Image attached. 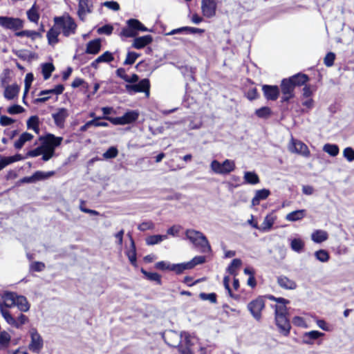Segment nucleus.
Listing matches in <instances>:
<instances>
[{"label": "nucleus", "mask_w": 354, "mask_h": 354, "mask_svg": "<svg viewBox=\"0 0 354 354\" xmlns=\"http://www.w3.org/2000/svg\"><path fill=\"white\" fill-rule=\"evenodd\" d=\"M0 314L6 323L16 328H21L23 325L29 322L28 317L23 313H20L15 319L9 309L17 306L21 313H26L30 308V304L27 298L17 292L5 290L0 295Z\"/></svg>", "instance_id": "nucleus-1"}, {"label": "nucleus", "mask_w": 354, "mask_h": 354, "mask_svg": "<svg viewBox=\"0 0 354 354\" xmlns=\"http://www.w3.org/2000/svg\"><path fill=\"white\" fill-rule=\"evenodd\" d=\"M309 80L310 77L308 75L302 73H298L288 78L282 79L279 88L282 93L281 102H289L295 96V88L302 86L308 82Z\"/></svg>", "instance_id": "nucleus-2"}, {"label": "nucleus", "mask_w": 354, "mask_h": 354, "mask_svg": "<svg viewBox=\"0 0 354 354\" xmlns=\"http://www.w3.org/2000/svg\"><path fill=\"white\" fill-rule=\"evenodd\" d=\"M185 236L200 252L205 253L211 251L210 244L207 237L202 232L188 229L185 231Z\"/></svg>", "instance_id": "nucleus-3"}, {"label": "nucleus", "mask_w": 354, "mask_h": 354, "mask_svg": "<svg viewBox=\"0 0 354 354\" xmlns=\"http://www.w3.org/2000/svg\"><path fill=\"white\" fill-rule=\"evenodd\" d=\"M266 307V301L263 297L259 296L248 304L247 308L253 318L260 322L262 319V311Z\"/></svg>", "instance_id": "nucleus-4"}, {"label": "nucleus", "mask_w": 354, "mask_h": 354, "mask_svg": "<svg viewBox=\"0 0 354 354\" xmlns=\"http://www.w3.org/2000/svg\"><path fill=\"white\" fill-rule=\"evenodd\" d=\"M6 29L12 30L15 32V36L19 37H26L35 39L37 37H41L39 32L36 30H19L23 28L24 24H0Z\"/></svg>", "instance_id": "nucleus-5"}, {"label": "nucleus", "mask_w": 354, "mask_h": 354, "mask_svg": "<svg viewBox=\"0 0 354 354\" xmlns=\"http://www.w3.org/2000/svg\"><path fill=\"white\" fill-rule=\"evenodd\" d=\"M212 170L218 174H227L235 169V163L233 160L226 159L222 163L216 160L212 161L210 165Z\"/></svg>", "instance_id": "nucleus-6"}, {"label": "nucleus", "mask_w": 354, "mask_h": 354, "mask_svg": "<svg viewBox=\"0 0 354 354\" xmlns=\"http://www.w3.org/2000/svg\"><path fill=\"white\" fill-rule=\"evenodd\" d=\"M139 114L137 111H130L125 113L121 117L112 118L110 116H104V118L111 122L115 125H124L131 124L136 121L138 118Z\"/></svg>", "instance_id": "nucleus-7"}, {"label": "nucleus", "mask_w": 354, "mask_h": 354, "mask_svg": "<svg viewBox=\"0 0 354 354\" xmlns=\"http://www.w3.org/2000/svg\"><path fill=\"white\" fill-rule=\"evenodd\" d=\"M39 140L41 142L44 149L55 151V148L61 145L63 138L48 133L44 136H40Z\"/></svg>", "instance_id": "nucleus-8"}, {"label": "nucleus", "mask_w": 354, "mask_h": 354, "mask_svg": "<svg viewBox=\"0 0 354 354\" xmlns=\"http://www.w3.org/2000/svg\"><path fill=\"white\" fill-rule=\"evenodd\" d=\"M125 88L129 93H144L147 97H149L151 84L149 79L145 78L139 81L137 84H127Z\"/></svg>", "instance_id": "nucleus-9"}, {"label": "nucleus", "mask_w": 354, "mask_h": 354, "mask_svg": "<svg viewBox=\"0 0 354 354\" xmlns=\"http://www.w3.org/2000/svg\"><path fill=\"white\" fill-rule=\"evenodd\" d=\"M288 150L292 153H297L306 158L310 156V151L308 146L301 140L293 137H292L288 145Z\"/></svg>", "instance_id": "nucleus-10"}, {"label": "nucleus", "mask_w": 354, "mask_h": 354, "mask_svg": "<svg viewBox=\"0 0 354 354\" xmlns=\"http://www.w3.org/2000/svg\"><path fill=\"white\" fill-rule=\"evenodd\" d=\"M31 341L28 345L30 351L39 353L44 346V341L37 329L31 328L30 330Z\"/></svg>", "instance_id": "nucleus-11"}, {"label": "nucleus", "mask_w": 354, "mask_h": 354, "mask_svg": "<svg viewBox=\"0 0 354 354\" xmlns=\"http://www.w3.org/2000/svg\"><path fill=\"white\" fill-rule=\"evenodd\" d=\"M218 0H201L203 15L211 18L216 15Z\"/></svg>", "instance_id": "nucleus-12"}, {"label": "nucleus", "mask_w": 354, "mask_h": 354, "mask_svg": "<svg viewBox=\"0 0 354 354\" xmlns=\"http://www.w3.org/2000/svg\"><path fill=\"white\" fill-rule=\"evenodd\" d=\"M262 91L264 97L268 101H276L280 95V89L277 85L263 84Z\"/></svg>", "instance_id": "nucleus-13"}, {"label": "nucleus", "mask_w": 354, "mask_h": 354, "mask_svg": "<svg viewBox=\"0 0 354 354\" xmlns=\"http://www.w3.org/2000/svg\"><path fill=\"white\" fill-rule=\"evenodd\" d=\"M275 322L279 333L283 336H288L291 328L290 321L287 316L275 317Z\"/></svg>", "instance_id": "nucleus-14"}, {"label": "nucleus", "mask_w": 354, "mask_h": 354, "mask_svg": "<svg viewBox=\"0 0 354 354\" xmlns=\"http://www.w3.org/2000/svg\"><path fill=\"white\" fill-rule=\"evenodd\" d=\"M66 24H54L50 29L48 31L46 37L49 44H55L58 42V36L62 32L61 26Z\"/></svg>", "instance_id": "nucleus-15"}, {"label": "nucleus", "mask_w": 354, "mask_h": 354, "mask_svg": "<svg viewBox=\"0 0 354 354\" xmlns=\"http://www.w3.org/2000/svg\"><path fill=\"white\" fill-rule=\"evenodd\" d=\"M194 343L191 339V335L189 333L184 332V345L179 344L177 346L178 352L180 354H194L192 348Z\"/></svg>", "instance_id": "nucleus-16"}, {"label": "nucleus", "mask_w": 354, "mask_h": 354, "mask_svg": "<svg viewBox=\"0 0 354 354\" xmlns=\"http://www.w3.org/2000/svg\"><path fill=\"white\" fill-rule=\"evenodd\" d=\"M68 116V110L65 108H60L58 109L57 112L52 114L55 124L59 128L64 127V123Z\"/></svg>", "instance_id": "nucleus-17"}, {"label": "nucleus", "mask_w": 354, "mask_h": 354, "mask_svg": "<svg viewBox=\"0 0 354 354\" xmlns=\"http://www.w3.org/2000/svg\"><path fill=\"white\" fill-rule=\"evenodd\" d=\"M324 333L318 330L306 332L303 335L302 342L306 344L312 345L314 344L315 340H317L319 337L324 336Z\"/></svg>", "instance_id": "nucleus-18"}, {"label": "nucleus", "mask_w": 354, "mask_h": 354, "mask_svg": "<svg viewBox=\"0 0 354 354\" xmlns=\"http://www.w3.org/2000/svg\"><path fill=\"white\" fill-rule=\"evenodd\" d=\"M102 48L100 39H95L86 44L85 53L95 55L100 53Z\"/></svg>", "instance_id": "nucleus-19"}, {"label": "nucleus", "mask_w": 354, "mask_h": 354, "mask_svg": "<svg viewBox=\"0 0 354 354\" xmlns=\"http://www.w3.org/2000/svg\"><path fill=\"white\" fill-rule=\"evenodd\" d=\"M153 41V37L147 35L142 37H136L133 40L132 46L136 49H142Z\"/></svg>", "instance_id": "nucleus-20"}, {"label": "nucleus", "mask_w": 354, "mask_h": 354, "mask_svg": "<svg viewBox=\"0 0 354 354\" xmlns=\"http://www.w3.org/2000/svg\"><path fill=\"white\" fill-rule=\"evenodd\" d=\"M277 281L278 285L283 289L294 290L297 288L296 282L284 275L279 276Z\"/></svg>", "instance_id": "nucleus-21"}, {"label": "nucleus", "mask_w": 354, "mask_h": 354, "mask_svg": "<svg viewBox=\"0 0 354 354\" xmlns=\"http://www.w3.org/2000/svg\"><path fill=\"white\" fill-rule=\"evenodd\" d=\"M129 238H130V241H131V250L127 251L126 252V255L127 256L131 264L136 268L138 266V263H137V254H136V245H135V242H134V240L133 239V237L131 236V235L130 234H128Z\"/></svg>", "instance_id": "nucleus-22"}, {"label": "nucleus", "mask_w": 354, "mask_h": 354, "mask_svg": "<svg viewBox=\"0 0 354 354\" xmlns=\"http://www.w3.org/2000/svg\"><path fill=\"white\" fill-rule=\"evenodd\" d=\"M270 195V191L268 189H261L257 190L255 195L252 199V206L259 205L260 201L266 200Z\"/></svg>", "instance_id": "nucleus-23"}, {"label": "nucleus", "mask_w": 354, "mask_h": 354, "mask_svg": "<svg viewBox=\"0 0 354 354\" xmlns=\"http://www.w3.org/2000/svg\"><path fill=\"white\" fill-rule=\"evenodd\" d=\"M19 92V87L17 84H12L7 86L4 90V97L8 100H13L15 97H17Z\"/></svg>", "instance_id": "nucleus-24"}, {"label": "nucleus", "mask_w": 354, "mask_h": 354, "mask_svg": "<svg viewBox=\"0 0 354 354\" xmlns=\"http://www.w3.org/2000/svg\"><path fill=\"white\" fill-rule=\"evenodd\" d=\"M140 272L143 274L145 279L150 281H154L156 284L161 286L162 282V277L158 272H151L145 270L143 268L140 269Z\"/></svg>", "instance_id": "nucleus-25"}, {"label": "nucleus", "mask_w": 354, "mask_h": 354, "mask_svg": "<svg viewBox=\"0 0 354 354\" xmlns=\"http://www.w3.org/2000/svg\"><path fill=\"white\" fill-rule=\"evenodd\" d=\"M276 220V216H273L272 214H269L266 216L261 227L260 230L262 232L269 231L273 226Z\"/></svg>", "instance_id": "nucleus-26"}, {"label": "nucleus", "mask_w": 354, "mask_h": 354, "mask_svg": "<svg viewBox=\"0 0 354 354\" xmlns=\"http://www.w3.org/2000/svg\"><path fill=\"white\" fill-rule=\"evenodd\" d=\"M135 25H142V24H127V26L122 28L121 35L125 37H135L138 35Z\"/></svg>", "instance_id": "nucleus-27"}, {"label": "nucleus", "mask_w": 354, "mask_h": 354, "mask_svg": "<svg viewBox=\"0 0 354 354\" xmlns=\"http://www.w3.org/2000/svg\"><path fill=\"white\" fill-rule=\"evenodd\" d=\"M290 248L297 252V253H300L304 249V246H305V242L304 241V240L301 238H294V239H290Z\"/></svg>", "instance_id": "nucleus-28"}, {"label": "nucleus", "mask_w": 354, "mask_h": 354, "mask_svg": "<svg viewBox=\"0 0 354 354\" xmlns=\"http://www.w3.org/2000/svg\"><path fill=\"white\" fill-rule=\"evenodd\" d=\"M306 209H298L288 213L286 219L289 221H297L301 220L306 216Z\"/></svg>", "instance_id": "nucleus-29"}, {"label": "nucleus", "mask_w": 354, "mask_h": 354, "mask_svg": "<svg viewBox=\"0 0 354 354\" xmlns=\"http://www.w3.org/2000/svg\"><path fill=\"white\" fill-rule=\"evenodd\" d=\"M33 137H34L33 135H32L31 133H28V132H24V133H21V136H19V138L17 140H16L14 144L15 148L17 149H21L23 147V146L24 145V144L26 142L30 141L31 140H32Z\"/></svg>", "instance_id": "nucleus-30"}, {"label": "nucleus", "mask_w": 354, "mask_h": 354, "mask_svg": "<svg viewBox=\"0 0 354 354\" xmlns=\"http://www.w3.org/2000/svg\"><path fill=\"white\" fill-rule=\"evenodd\" d=\"M328 238V233L324 230H315L311 235L312 240L317 243L326 241Z\"/></svg>", "instance_id": "nucleus-31"}, {"label": "nucleus", "mask_w": 354, "mask_h": 354, "mask_svg": "<svg viewBox=\"0 0 354 354\" xmlns=\"http://www.w3.org/2000/svg\"><path fill=\"white\" fill-rule=\"evenodd\" d=\"M27 17L30 22H38L39 19V8L35 3L27 11Z\"/></svg>", "instance_id": "nucleus-32"}, {"label": "nucleus", "mask_w": 354, "mask_h": 354, "mask_svg": "<svg viewBox=\"0 0 354 354\" xmlns=\"http://www.w3.org/2000/svg\"><path fill=\"white\" fill-rule=\"evenodd\" d=\"M55 68L53 63L47 62L41 65V72L44 80H46L51 76L52 73L55 71Z\"/></svg>", "instance_id": "nucleus-33"}, {"label": "nucleus", "mask_w": 354, "mask_h": 354, "mask_svg": "<svg viewBox=\"0 0 354 354\" xmlns=\"http://www.w3.org/2000/svg\"><path fill=\"white\" fill-rule=\"evenodd\" d=\"M27 127L32 129L36 133H39V120L37 115H32L27 121Z\"/></svg>", "instance_id": "nucleus-34"}, {"label": "nucleus", "mask_w": 354, "mask_h": 354, "mask_svg": "<svg viewBox=\"0 0 354 354\" xmlns=\"http://www.w3.org/2000/svg\"><path fill=\"white\" fill-rule=\"evenodd\" d=\"M11 336L6 330H0V349L7 348L10 343Z\"/></svg>", "instance_id": "nucleus-35"}, {"label": "nucleus", "mask_w": 354, "mask_h": 354, "mask_svg": "<svg viewBox=\"0 0 354 354\" xmlns=\"http://www.w3.org/2000/svg\"><path fill=\"white\" fill-rule=\"evenodd\" d=\"M243 178L248 184L257 185L260 182L259 176L254 171H245Z\"/></svg>", "instance_id": "nucleus-36"}, {"label": "nucleus", "mask_w": 354, "mask_h": 354, "mask_svg": "<svg viewBox=\"0 0 354 354\" xmlns=\"http://www.w3.org/2000/svg\"><path fill=\"white\" fill-rule=\"evenodd\" d=\"M78 15L80 20H84V17L86 12H91L88 8V1L86 0H80L79 2Z\"/></svg>", "instance_id": "nucleus-37"}, {"label": "nucleus", "mask_w": 354, "mask_h": 354, "mask_svg": "<svg viewBox=\"0 0 354 354\" xmlns=\"http://www.w3.org/2000/svg\"><path fill=\"white\" fill-rule=\"evenodd\" d=\"M242 265V261L240 259H234L231 263L227 268V271L232 275L236 276L237 274L236 270L239 269Z\"/></svg>", "instance_id": "nucleus-38"}, {"label": "nucleus", "mask_w": 354, "mask_h": 354, "mask_svg": "<svg viewBox=\"0 0 354 354\" xmlns=\"http://www.w3.org/2000/svg\"><path fill=\"white\" fill-rule=\"evenodd\" d=\"M255 115L259 118L267 119L272 115V110L268 106H262L255 111Z\"/></svg>", "instance_id": "nucleus-39"}, {"label": "nucleus", "mask_w": 354, "mask_h": 354, "mask_svg": "<svg viewBox=\"0 0 354 354\" xmlns=\"http://www.w3.org/2000/svg\"><path fill=\"white\" fill-rule=\"evenodd\" d=\"M186 270H190L188 262L171 265L170 271H174L177 274H182Z\"/></svg>", "instance_id": "nucleus-40"}, {"label": "nucleus", "mask_w": 354, "mask_h": 354, "mask_svg": "<svg viewBox=\"0 0 354 354\" xmlns=\"http://www.w3.org/2000/svg\"><path fill=\"white\" fill-rule=\"evenodd\" d=\"M166 238V235H151L146 239V243L148 245H153L160 243Z\"/></svg>", "instance_id": "nucleus-41"}, {"label": "nucleus", "mask_w": 354, "mask_h": 354, "mask_svg": "<svg viewBox=\"0 0 354 354\" xmlns=\"http://www.w3.org/2000/svg\"><path fill=\"white\" fill-rule=\"evenodd\" d=\"M33 80H34V76H33L32 73H29L26 74V77H25V81H24L25 86H24V97H23V102L24 104H26L25 102V97L30 88L31 84H32Z\"/></svg>", "instance_id": "nucleus-42"}, {"label": "nucleus", "mask_w": 354, "mask_h": 354, "mask_svg": "<svg viewBox=\"0 0 354 354\" xmlns=\"http://www.w3.org/2000/svg\"><path fill=\"white\" fill-rule=\"evenodd\" d=\"M323 150L328 153L331 156H336L338 155L339 149L337 145H332V144H326L324 147Z\"/></svg>", "instance_id": "nucleus-43"}, {"label": "nucleus", "mask_w": 354, "mask_h": 354, "mask_svg": "<svg viewBox=\"0 0 354 354\" xmlns=\"http://www.w3.org/2000/svg\"><path fill=\"white\" fill-rule=\"evenodd\" d=\"M77 25V24H66V25L61 26L63 35L67 37L71 34L75 33Z\"/></svg>", "instance_id": "nucleus-44"}, {"label": "nucleus", "mask_w": 354, "mask_h": 354, "mask_svg": "<svg viewBox=\"0 0 354 354\" xmlns=\"http://www.w3.org/2000/svg\"><path fill=\"white\" fill-rule=\"evenodd\" d=\"M279 304L275 305L274 314L275 317L277 316H288L286 304L288 303H278Z\"/></svg>", "instance_id": "nucleus-45"}, {"label": "nucleus", "mask_w": 354, "mask_h": 354, "mask_svg": "<svg viewBox=\"0 0 354 354\" xmlns=\"http://www.w3.org/2000/svg\"><path fill=\"white\" fill-rule=\"evenodd\" d=\"M54 174H55V171H48V172L37 171L33 174L35 182L37 180L47 179V178L53 176Z\"/></svg>", "instance_id": "nucleus-46"}, {"label": "nucleus", "mask_w": 354, "mask_h": 354, "mask_svg": "<svg viewBox=\"0 0 354 354\" xmlns=\"http://www.w3.org/2000/svg\"><path fill=\"white\" fill-rule=\"evenodd\" d=\"M315 256L321 262H327L329 260V253L325 250H319L315 252Z\"/></svg>", "instance_id": "nucleus-47"}, {"label": "nucleus", "mask_w": 354, "mask_h": 354, "mask_svg": "<svg viewBox=\"0 0 354 354\" xmlns=\"http://www.w3.org/2000/svg\"><path fill=\"white\" fill-rule=\"evenodd\" d=\"M140 56V54L133 52V51H129L127 54L126 59L124 62V65H132L135 63L136 60L138 59V57Z\"/></svg>", "instance_id": "nucleus-48"}, {"label": "nucleus", "mask_w": 354, "mask_h": 354, "mask_svg": "<svg viewBox=\"0 0 354 354\" xmlns=\"http://www.w3.org/2000/svg\"><path fill=\"white\" fill-rule=\"evenodd\" d=\"M118 150L115 147H110L104 153L103 158L105 159H111L117 157Z\"/></svg>", "instance_id": "nucleus-49"}, {"label": "nucleus", "mask_w": 354, "mask_h": 354, "mask_svg": "<svg viewBox=\"0 0 354 354\" xmlns=\"http://www.w3.org/2000/svg\"><path fill=\"white\" fill-rule=\"evenodd\" d=\"M205 256H196L190 261H188L190 269L194 268L196 266L203 264L205 262Z\"/></svg>", "instance_id": "nucleus-50"}, {"label": "nucleus", "mask_w": 354, "mask_h": 354, "mask_svg": "<svg viewBox=\"0 0 354 354\" xmlns=\"http://www.w3.org/2000/svg\"><path fill=\"white\" fill-rule=\"evenodd\" d=\"M199 297L201 299L209 300L212 304L217 303V295L214 292H212V293H209V294H207L205 292H201L199 295Z\"/></svg>", "instance_id": "nucleus-51"}, {"label": "nucleus", "mask_w": 354, "mask_h": 354, "mask_svg": "<svg viewBox=\"0 0 354 354\" xmlns=\"http://www.w3.org/2000/svg\"><path fill=\"white\" fill-rule=\"evenodd\" d=\"M245 97L250 101L258 99L259 97V94L257 88L256 87L249 88L245 93Z\"/></svg>", "instance_id": "nucleus-52"}, {"label": "nucleus", "mask_w": 354, "mask_h": 354, "mask_svg": "<svg viewBox=\"0 0 354 354\" xmlns=\"http://www.w3.org/2000/svg\"><path fill=\"white\" fill-rule=\"evenodd\" d=\"M98 60L100 61L101 63H109L114 60V57L112 53L109 51H106L98 57Z\"/></svg>", "instance_id": "nucleus-53"}, {"label": "nucleus", "mask_w": 354, "mask_h": 354, "mask_svg": "<svg viewBox=\"0 0 354 354\" xmlns=\"http://www.w3.org/2000/svg\"><path fill=\"white\" fill-rule=\"evenodd\" d=\"M335 59V54L333 52H329L326 55L324 59V64L327 67H331L334 64Z\"/></svg>", "instance_id": "nucleus-54"}, {"label": "nucleus", "mask_w": 354, "mask_h": 354, "mask_svg": "<svg viewBox=\"0 0 354 354\" xmlns=\"http://www.w3.org/2000/svg\"><path fill=\"white\" fill-rule=\"evenodd\" d=\"M171 263L165 261H160L155 263L154 268L157 270L165 271L171 270Z\"/></svg>", "instance_id": "nucleus-55"}, {"label": "nucleus", "mask_w": 354, "mask_h": 354, "mask_svg": "<svg viewBox=\"0 0 354 354\" xmlns=\"http://www.w3.org/2000/svg\"><path fill=\"white\" fill-rule=\"evenodd\" d=\"M113 30V27L110 24H106L102 27L99 28L97 29V32L100 35L104 34V35H109L112 33Z\"/></svg>", "instance_id": "nucleus-56"}, {"label": "nucleus", "mask_w": 354, "mask_h": 354, "mask_svg": "<svg viewBox=\"0 0 354 354\" xmlns=\"http://www.w3.org/2000/svg\"><path fill=\"white\" fill-rule=\"evenodd\" d=\"M187 31V26L173 29L172 30L169 32H167L166 30L164 28L162 31V33L165 35H172L175 34H185L186 35Z\"/></svg>", "instance_id": "nucleus-57"}, {"label": "nucleus", "mask_w": 354, "mask_h": 354, "mask_svg": "<svg viewBox=\"0 0 354 354\" xmlns=\"http://www.w3.org/2000/svg\"><path fill=\"white\" fill-rule=\"evenodd\" d=\"M344 157L348 161L354 160V149L352 147H346L343 151Z\"/></svg>", "instance_id": "nucleus-58"}, {"label": "nucleus", "mask_w": 354, "mask_h": 354, "mask_svg": "<svg viewBox=\"0 0 354 354\" xmlns=\"http://www.w3.org/2000/svg\"><path fill=\"white\" fill-rule=\"evenodd\" d=\"M304 86L302 90L301 97H312V95H313V90L312 89V86L310 84H306V83Z\"/></svg>", "instance_id": "nucleus-59"}, {"label": "nucleus", "mask_w": 354, "mask_h": 354, "mask_svg": "<svg viewBox=\"0 0 354 354\" xmlns=\"http://www.w3.org/2000/svg\"><path fill=\"white\" fill-rule=\"evenodd\" d=\"M24 111V109L18 104H14L8 107V113L11 115L21 113Z\"/></svg>", "instance_id": "nucleus-60"}, {"label": "nucleus", "mask_w": 354, "mask_h": 354, "mask_svg": "<svg viewBox=\"0 0 354 354\" xmlns=\"http://www.w3.org/2000/svg\"><path fill=\"white\" fill-rule=\"evenodd\" d=\"M45 263L41 261H35L30 265V270L34 272H41L45 269Z\"/></svg>", "instance_id": "nucleus-61"}, {"label": "nucleus", "mask_w": 354, "mask_h": 354, "mask_svg": "<svg viewBox=\"0 0 354 354\" xmlns=\"http://www.w3.org/2000/svg\"><path fill=\"white\" fill-rule=\"evenodd\" d=\"M154 227V224L152 221H145L141 223L138 226V229L141 232H145L148 230H152Z\"/></svg>", "instance_id": "nucleus-62"}, {"label": "nucleus", "mask_w": 354, "mask_h": 354, "mask_svg": "<svg viewBox=\"0 0 354 354\" xmlns=\"http://www.w3.org/2000/svg\"><path fill=\"white\" fill-rule=\"evenodd\" d=\"M42 149H44V148L42 147V145H41L39 147L32 149V150H30L28 151L27 153H26V158H28V157H37L39 155L41 154L42 153Z\"/></svg>", "instance_id": "nucleus-63"}, {"label": "nucleus", "mask_w": 354, "mask_h": 354, "mask_svg": "<svg viewBox=\"0 0 354 354\" xmlns=\"http://www.w3.org/2000/svg\"><path fill=\"white\" fill-rule=\"evenodd\" d=\"M4 160H6V162L7 163V165L13 163L15 162H17L19 160H23L24 158L19 153H17L12 156L9 157H4Z\"/></svg>", "instance_id": "nucleus-64"}]
</instances>
